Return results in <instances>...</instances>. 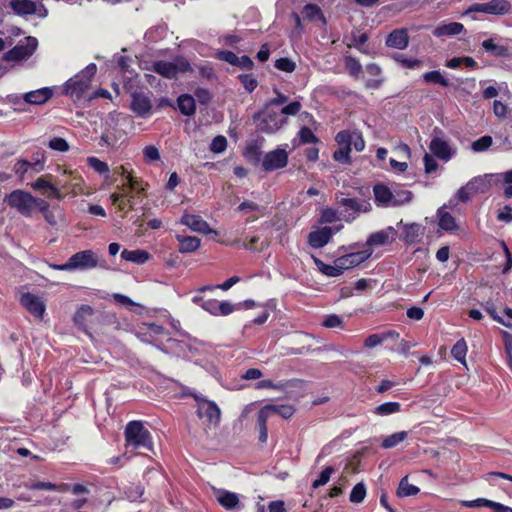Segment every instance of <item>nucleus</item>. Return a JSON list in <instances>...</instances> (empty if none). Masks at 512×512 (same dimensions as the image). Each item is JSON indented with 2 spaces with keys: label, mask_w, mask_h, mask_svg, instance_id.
Wrapping results in <instances>:
<instances>
[{
  "label": "nucleus",
  "mask_w": 512,
  "mask_h": 512,
  "mask_svg": "<svg viewBox=\"0 0 512 512\" xmlns=\"http://www.w3.org/2000/svg\"><path fill=\"white\" fill-rule=\"evenodd\" d=\"M126 448L152 450L153 441L151 433L141 421H130L124 431Z\"/></svg>",
  "instance_id": "obj_1"
},
{
  "label": "nucleus",
  "mask_w": 512,
  "mask_h": 512,
  "mask_svg": "<svg viewBox=\"0 0 512 512\" xmlns=\"http://www.w3.org/2000/svg\"><path fill=\"white\" fill-rule=\"evenodd\" d=\"M97 67L94 63L89 64L85 69L70 78L64 85V92L75 100L82 98L90 89L92 77Z\"/></svg>",
  "instance_id": "obj_2"
},
{
  "label": "nucleus",
  "mask_w": 512,
  "mask_h": 512,
  "mask_svg": "<svg viewBox=\"0 0 512 512\" xmlns=\"http://www.w3.org/2000/svg\"><path fill=\"white\" fill-rule=\"evenodd\" d=\"M126 117L117 113H110L105 122V130L100 138V145L116 147L125 139V130L122 128Z\"/></svg>",
  "instance_id": "obj_3"
},
{
  "label": "nucleus",
  "mask_w": 512,
  "mask_h": 512,
  "mask_svg": "<svg viewBox=\"0 0 512 512\" xmlns=\"http://www.w3.org/2000/svg\"><path fill=\"white\" fill-rule=\"evenodd\" d=\"M253 119L257 129L266 134L276 133L287 123V119L269 105H264L263 109L253 116Z\"/></svg>",
  "instance_id": "obj_4"
},
{
  "label": "nucleus",
  "mask_w": 512,
  "mask_h": 512,
  "mask_svg": "<svg viewBox=\"0 0 512 512\" xmlns=\"http://www.w3.org/2000/svg\"><path fill=\"white\" fill-rule=\"evenodd\" d=\"M98 265L97 255L92 250H84L73 254L65 264H52L51 268L61 271L86 270Z\"/></svg>",
  "instance_id": "obj_5"
},
{
  "label": "nucleus",
  "mask_w": 512,
  "mask_h": 512,
  "mask_svg": "<svg viewBox=\"0 0 512 512\" xmlns=\"http://www.w3.org/2000/svg\"><path fill=\"white\" fill-rule=\"evenodd\" d=\"M4 201L10 208L15 209L22 216L26 218L33 216L35 197L31 193L22 189H15L6 195Z\"/></svg>",
  "instance_id": "obj_6"
},
{
  "label": "nucleus",
  "mask_w": 512,
  "mask_h": 512,
  "mask_svg": "<svg viewBox=\"0 0 512 512\" xmlns=\"http://www.w3.org/2000/svg\"><path fill=\"white\" fill-rule=\"evenodd\" d=\"M152 69L157 74L173 79L179 73L192 72L193 67L190 62L184 57H177L173 61H156L152 64Z\"/></svg>",
  "instance_id": "obj_7"
},
{
  "label": "nucleus",
  "mask_w": 512,
  "mask_h": 512,
  "mask_svg": "<svg viewBox=\"0 0 512 512\" xmlns=\"http://www.w3.org/2000/svg\"><path fill=\"white\" fill-rule=\"evenodd\" d=\"M192 302L214 316H226L235 310V306L229 301L218 302L215 299L206 298L201 294L194 295Z\"/></svg>",
  "instance_id": "obj_8"
},
{
  "label": "nucleus",
  "mask_w": 512,
  "mask_h": 512,
  "mask_svg": "<svg viewBox=\"0 0 512 512\" xmlns=\"http://www.w3.org/2000/svg\"><path fill=\"white\" fill-rule=\"evenodd\" d=\"M38 46V41L35 37L28 36L7 51L3 59L6 61H21L29 58Z\"/></svg>",
  "instance_id": "obj_9"
},
{
  "label": "nucleus",
  "mask_w": 512,
  "mask_h": 512,
  "mask_svg": "<svg viewBox=\"0 0 512 512\" xmlns=\"http://www.w3.org/2000/svg\"><path fill=\"white\" fill-rule=\"evenodd\" d=\"M337 203L343 207V218L347 222L353 221L360 213H366L371 210V204L368 201L356 198H340Z\"/></svg>",
  "instance_id": "obj_10"
},
{
  "label": "nucleus",
  "mask_w": 512,
  "mask_h": 512,
  "mask_svg": "<svg viewBox=\"0 0 512 512\" xmlns=\"http://www.w3.org/2000/svg\"><path fill=\"white\" fill-rule=\"evenodd\" d=\"M478 12L489 15H505L511 12V4L507 0H490L485 3H474L466 10V14Z\"/></svg>",
  "instance_id": "obj_11"
},
{
  "label": "nucleus",
  "mask_w": 512,
  "mask_h": 512,
  "mask_svg": "<svg viewBox=\"0 0 512 512\" xmlns=\"http://www.w3.org/2000/svg\"><path fill=\"white\" fill-rule=\"evenodd\" d=\"M197 401V415L211 426L216 427L221 418V411L215 402L195 396Z\"/></svg>",
  "instance_id": "obj_12"
},
{
  "label": "nucleus",
  "mask_w": 512,
  "mask_h": 512,
  "mask_svg": "<svg viewBox=\"0 0 512 512\" xmlns=\"http://www.w3.org/2000/svg\"><path fill=\"white\" fill-rule=\"evenodd\" d=\"M440 135H435L429 145L430 151L434 156L445 162L451 160L456 154V148L453 147L440 130H435Z\"/></svg>",
  "instance_id": "obj_13"
},
{
  "label": "nucleus",
  "mask_w": 512,
  "mask_h": 512,
  "mask_svg": "<svg viewBox=\"0 0 512 512\" xmlns=\"http://www.w3.org/2000/svg\"><path fill=\"white\" fill-rule=\"evenodd\" d=\"M482 48L495 57H511L512 40H503L500 36L494 35L481 43Z\"/></svg>",
  "instance_id": "obj_14"
},
{
  "label": "nucleus",
  "mask_w": 512,
  "mask_h": 512,
  "mask_svg": "<svg viewBox=\"0 0 512 512\" xmlns=\"http://www.w3.org/2000/svg\"><path fill=\"white\" fill-rule=\"evenodd\" d=\"M9 6L20 16L36 14L40 18H45L48 15V10L42 3L37 4L31 0H11Z\"/></svg>",
  "instance_id": "obj_15"
},
{
  "label": "nucleus",
  "mask_w": 512,
  "mask_h": 512,
  "mask_svg": "<svg viewBox=\"0 0 512 512\" xmlns=\"http://www.w3.org/2000/svg\"><path fill=\"white\" fill-rule=\"evenodd\" d=\"M288 163V154L284 149H276L268 152L262 161L264 171H274L285 167Z\"/></svg>",
  "instance_id": "obj_16"
},
{
  "label": "nucleus",
  "mask_w": 512,
  "mask_h": 512,
  "mask_svg": "<svg viewBox=\"0 0 512 512\" xmlns=\"http://www.w3.org/2000/svg\"><path fill=\"white\" fill-rule=\"evenodd\" d=\"M20 303L30 314L38 319H43L46 307L38 296L32 293H24L20 298Z\"/></svg>",
  "instance_id": "obj_17"
},
{
  "label": "nucleus",
  "mask_w": 512,
  "mask_h": 512,
  "mask_svg": "<svg viewBox=\"0 0 512 512\" xmlns=\"http://www.w3.org/2000/svg\"><path fill=\"white\" fill-rule=\"evenodd\" d=\"M397 237V231L394 227L388 226L387 228L370 234L367 238L366 244L370 247L384 246L392 243Z\"/></svg>",
  "instance_id": "obj_18"
},
{
  "label": "nucleus",
  "mask_w": 512,
  "mask_h": 512,
  "mask_svg": "<svg viewBox=\"0 0 512 512\" xmlns=\"http://www.w3.org/2000/svg\"><path fill=\"white\" fill-rule=\"evenodd\" d=\"M180 222L183 225L189 227L191 230L199 232V233H203V234L214 233V234H217V232L214 231L213 229H211L209 224L205 220H203L200 216H198V215L184 214L181 217Z\"/></svg>",
  "instance_id": "obj_19"
},
{
  "label": "nucleus",
  "mask_w": 512,
  "mask_h": 512,
  "mask_svg": "<svg viewBox=\"0 0 512 512\" xmlns=\"http://www.w3.org/2000/svg\"><path fill=\"white\" fill-rule=\"evenodd\" d=\"M31 187L34 190L39 191L47 198H55L57 200L63 199V195L60 190L44 177H39L35 182L31 184Z\"/></svg>",
  "instance_id": "obj_20"
},
{
  "label": "nucleus",
  "mask_w": 512,
  "mask_h": 512,
  "mask_svg": "<svg viewBox=\"0 0 512 512\" xmlns=\"http://www.w3.org/2000/svg\"><path fill=\"white\" fill-rule=\"evenodd\" d=\"M333 231L330 227H322L312 231L308 235V243L312 248L324 247L331 239Z\"/></svg>",
  "instance_id": "obj_21"
},
{
  "label": "nucleus",
  "mask_w": 512,
  "mask_h": 512,
  "mask_svg": "<svg viewBox=\"0 0 512 512\" xmlns=\"http://www.w3.org/2000/svg\"><path fill=\"white\" fill-rule=\"evenodd\" d=\"M53 96V90L43 87L23 94V100L31 105H43Z\"/></svg>",
  "instance_id": "obj_22"
},
{
  "label": "nucleus",
  "mask_w": 512,
  "mask_h": 512,
  "mask_svg": "<svg viewBox=\"0 0 512 512\" xmlns=\"http://www.w3.org/2000/svg\"><path fill=\"white\" fill-rule=\"evenodd\" d=\"M152 108L151 101L148 96L142 93H133L131 101V109L140 117H147Z\"/></svg>",
  "instance_id": "obj_23"
},
{
  "label": "nucleus",
  "mask_w": 512,
  "mask_h": 512,
  "mask_svg": "<svg viewBox=\"0 0 512 512\" xmlns=\"http://www.w3.org/2000/svg\"><path fill=\"white\" fill-rule=\"evenodd\" d=\"M408 44L409 35L405 28L393 30L386 38V45L390 48L403 50Z\"/></svg>",
  "instance_id": "obj_24"
},
{
  "label": "nucleus",
  "mask_w": 512,
  "mask_h": 512,
  "mask_svg": "<svg viewBox=\"0 0 512 512\" xmlns=\"http://www.w3.org/2000/svg\"><path fill=\"white\" fill-rule=\"evenodd\" d=\"M373 194L377 206L392 207L393 191L388 186L381 183L376 184L373 187Z\"/></svg>",
  "instance_id": "obj_25"
},
{
  "label": "nucleus",
  "mask_w": 512,
  "mask_h": 512,
  "mask_svg": "<svg viewBox=\"0 0 512 512\" xmlns=\"http://www.w3.org/2000/svg\"><path fill=\"white\" fill-rule=\"evenodd\" d=\"M464 30L463 24L459 22H450L437 26L433 31V34L436 37L455 36L461 34Z\"/></svg>",
  "instance_id": "obj_26"
},
{
  "label": "nucleus",
  "mask_w": 512,
  "mask_h": 512,
  "mask_svg": "<svg viewBox=\"0 0 512 512\" xmlns=\"http://www.w3.org/2000/svg\"><path fill=\"white\" fill-rule=\"evenodd\" d=\"M216 498L219 504L227 510H232L239 506L240 501L236 493L219 490L216 494Z\"/></svg>",
  "instance_id": "obj_27"
},
{
  "label": "nucleus",
  "mask_w": 512,
  "mask_h": 512,
  "mask_svg": "<svg viewBox=\"0 0 512 512\" xmlns=\"http://www.w3.org/2000/svg\"><path fill=\"white\" fill-rule=\"evenodd\" d=\"M176 239L179 242L178 250L180 253H192L196 251L201 244L200 239L195 236L177 235Z\"/></svg>",
  "instance_id": "obj_28"
},
{
  "label": "nucleus",
  "mask_w": 512,
  "mask_h": 512,
  "mask_svg": "<svg viewBox=\"0 0 512 512\" xmlns=\"http://www.w3.org/2000/svg\"><path fill=\"white\" fill-rule=\"evenodd\" d=\"M262 408L264 410H267L268 415L270 417H272L274 414H278L281 417H283L284 419L291 418L296 411L295 407L293 405H289V404H280V405L268 404Z\"/></svg>",
  "instance_id": "obj_29"
},
{
  "label": "nucleus",
  "mask_w": 512,
  "mask_h": 512,
  "mask_svg": "<svg viewBox=\"0 0 512 512\" xmlns=\"http://www.w3.org/2000/svg\"><path fill=\"white\" fill-rule=\"evenodd\" d=\"M121 258L128 262H132V263H136V264H144L145 262H147L149 260L150 254L147 251L141 250V249H136V250L124 249L121 252Z\"/></svg>",
  "instance_id": "obj_30"
},
{
  "label": "nucleus",
  "mask_w": 512,
  "mask_h": 512,
  "mask_svg": "<svg viewBox=\"0 0 512 512\" xmlns=\"http://www.w3.org/2000/svg\"><path fill=\"white\" fill-rule=\"evenodd\" d=\"M94 310L89 305H82L76 311L73 317L74 324L81 329L87 327L88 320L93 316Z\"/></svg>",
  "instance_id": "obj_31"
},
{
  "label": "nucleus",
  "mask_w": 512,
  "mask_h": 512,
  "mask_svg": "<svg viewBox=\"0 0 512 512\" xmlns=\"http://www.w3.org/2000/svg\"><path fill=\"white\" fill-rule=\"evenodd\" d=\"M26 488L29 490H46V491H59V492H66V489L68 488V484H54L51 482H45V481H32L30 483H27Z\"/></svg>",
  "instance_id": "obj_32"
},
{
  "label": "nucleus",
  "mask_w": 512,
  "mask_h": 512,
  "mask_svg": "<svg viewBox=\"0 0 512 512\" xmlns=\"http://www.w3.org/2000/svg\"><path fill=\"white\" fill-rule=\"evenodd\" d=\"M270 418L267 410L261 408L257 413V428L259 430V441L261 443H266L268 439V431H267V420Z\"/></svg>",
  "instance_id": "obj_33"
},
{
  "label": "nucleus",
  "mask_w": 512,
  "mask_h": 512,
  "mask_svg": "<svg viewBox=\"0 0 512 512\" xmlns=\"http://www.w3.org/2000/svg\"><path fill=\"white\" fill-rule=\"evenodd\" d=\"M178 108L180 112L186 116L193 115L196 110L195 100L192 96L188 94H183L179 96L178 100Z\"/></svg>",
  "instance_id": "obj_34"
},
{
  "label": "nucleus",
  "mask_w": 512,
  "mask_h": 512,
  "mask_svg": "<svg viewBox=\"0 0 512 512\" xmlns=\"http://www.w3.org/2000/svg\"><path fill=\"white\" fill-rule=\"evenodd\" d=\"M437 215L439 217V227L446 231H453L457 228L454 217L447 212L444 207L438 209Z\"/></svg>",
  "instance_id": "obj_35"
},
{
  "label": "nucleus",
  "mask_w": 512,
  "mask_h": 512,
  "mask_svg": "<svg viewBox=\"0 0 512 512\" xmlns=\"http://www.w3.org/2000/svg\"><path fill=\"white\" fill-rule=\"evenodd\" d=\"M408 437V432L399 431L388 435L382 439L381 446L384 449H391L402 443Z\"/></svg>",
  "instance_id": "obj_36"
},
{
  "label": "nucleus",
  "mask_w": 512,
  "mask_h": 512,
  "mask_svg": "<svg viewBox=\"0 0 512 512\" xmlns=\"http://www.w3.org/2000/svg\"><path fill=\"white\" fill-rule=\"evenodd\" d=\"M401 404L399 402H385L374 409V414L378 416H388L400 412Z\"/></svg>",
  "instance_id": "obj_37"
},
{
  "label": "nucleus",
  "mask_w": 512,
  "mask_h": 512,
  "mask_svg": "<svg viewBox=\"0 0 512 512\" xmlns=\"http://www.w3.org/2000/svg\"><path fill=\"white\" fill-rule=\"evenodd\" d=\"M314 263L316 264L317 268L321 273L328 277H337L343 274L340 270V268L336 267V261L334 260V263L332 265L325 264L323 261H321L318 258H314Z\"/></svg>",
  "instance_id": "obj_38"
},
{
  "label": "nucleus",
  "mask_w": 512,
  "mask_h": 512,
  "mask_svg": "<svg viewBox=\"0 0 512 512\" xmlns=\"http://www.w3.org/2000/svg\"><path fill=\"white\" fill-rule=\"evenodd\" d=\"M420 489L412 485L408 482V477L405 476L401 479L398 489H397V495L400 497H408V496H414L418 494Z\"/></svg>",
  "instance_id": "obj_39"
},
{
  "label": "nucleus",
  "mask_w": 512,
  "mask_h": 512,
  "mask_svg": "<svg viewBox=\"0 0 512 512\" xmlns=\"http://www.w3.org/2000/svg\"><path fill=\"white\" fill-rule=\"evenodd\" d=\"M469 188L471 192L475 193H484L486 192L490 187V180L488 179V176L485 175L483 177H475L469 182Z\"/></svg>",
  "instance_id": "obj_40"
},
{
  "label": "nucleus",
  "mask_w": 512,
  "mask_h": 512,
  "mask_svg": "<svg viewBox=\"0 0 512 512\" xmlns=\"http://www.w3.org/2000/svg\"><path fill=\"white\" fill-rule=\"evenodd\" d=\"M467 345L464 339L458 340L451 349L453 358L462 364L466 363Z\"/></svg>",
  "instance_id": "obj_41"
},
{
  "label": "nucleus",
  "mask_w": 512,
  "mask_h": 512,
  "mask_svg": "<svg viewBox=\"0 0 512 512\" xmlns=\"http://www.w3.org/2000/svg\"><path fill=\"white\" fill-rule=\"evenodd\" d=\"M393 336H398V334L393 331H388L383 334H371L366 338L364 345L367 348H374V347L380 345L387 338L393 337Z\"/></svg>",
  "instance_id": "obj_42"
},
{
  "label": "nucleus",
  "mask_w": 512,
  "mask_h": 512,
  "mask_svg": "<svg viewBox=\"0 0 512 512\" xmlns=\"http://www.w3.org/2000/svg\"><path fill=\"white\" fill-rule=\"evenodd\" d=\"M421 226L416 223L406 224L404 226V238L406 242L413 243L421 236Z\"/></svg>",
  "instance_id": "obj_43"
},
{
  "label": "nucleus",
  "mask_w": 512,
  "mask_h": 512,
  "mask_svg": "<svg viewBox=\"0 0 512 512\" xmlns=\"http://www.w3.org/2000/svg\"><path fill=\"white\" fill-rule=\"evenodd\" d=\"M423 80L426 83H435L440 84L441 86L448 87L450 85V82L448 79H446L440 71L434 70L429 71L423 74Z\"/></svg>",
  "instance_id": "obj_44"
},
{
  "label": "nucleus",
  "mask_w": 512,
  "mask_h": 512,
  "mask_svg": "<svg viewBox=\"0 0 512 512\" xmlns=\"http://www.w3.org/2000/svg\"><path fill=\"white\" fill-rule=\"evenodd\" d=\"M335 140L339 147L351 150L353 142V131L343 130L337 133Z\"/></svg>",
  "instance_id": "obj_45"
},
{
  "label": "nucleus",
  "mask_w": 512,
  "mask_h": 512,
  "mask_svg": "<svg viewBox=\"0 0 512 512\" xmlns=\"http://www.w3.org/2000/svg\"><path fill=\"white\" fill-rule=\"evenodd\" d=\"M412 193L408 190H397L393 192L392 207H397L410 202Z\"/></svg>",
  "instance_id": "obj_46"
},
{
  "label": "nucleus",
  "mask_w": 512,
  "mask_h": 512,
  "mask_svg": "<svg viewBox=\"0 0 512 512\" xmlns=\"http://www.w3.org/2000/svg\"><path fill=\"white\" fill-rule=\"evenodd\" d=\"M372 255L371 250H364L346 254L348 260L351 262L352 267H356L367 260Z\"/></svg>",
  "instance_id": "obj_47"
},
{
  "label": "nucleus",
  "mask_w": 512,
  "mask_h": 512,
  "mask_svg": "<svg viewBox=\"0 0 512 512\" xmlns=\"http://www.w3.org/2000/svg\"><path fill=\"white\" fill-rule=\"evenodd\" d=\"M5 102L10 104L15 111L23 112L26 110L25 105L27 104L23 100V95L10 94L5 97Z\"/></svg>",
  "instance_id": "obj_48"
},
{
  "label": "nucleus",
  "mask_w": 512,
  "mask_h": 512,
  "mask_svg": "<svg viewBox=\"0 0 512 512\" xmlns=\"http://www.w3.org/2000/svg\"><path fill=\"white\" fill-rule=\"evenodd\" d=\"M237 210L241 213H250V212H259L260 215L265 214V208L261 207L257 203L253 201H243L238 207Z\"/></svg>",
  "instance_id": "obj_49"
},
{
  "label": "nucleus",
  "mask_w": 512,
  "mask_h": 512,
  "mask_svg": "<svg viewBox=\"0 0 512 512\" xmlns=\"http://www.w3.org/2000/svg\"><path fill=\"white\" fill-rule=\"evenodd\" d=\"M492 143H493L492 137L489 135H485V136H482L479 139L475 140L472 143L471 148L475 152H483V151H486L488 148H490Z\"/></svg>",
  "instance_id": "obj_50"
},
{
  "label": "nucleus",
  "mask_w": 512,
  "mask_h": 512,
  "mask_svg": "<svg viewBox=\"0 0 512 512\" xmlns=\"http://www.w3.org/2000/svg\"><path fill=\"white\" fill-rule=\"evenodd\" d=\"M345 68L354 77L358 76L362 71L360 62L351 56L345 58Z\"/></svg>",
  "instance_id": "obj_51"
},
{
  "label": "nucleus",
  "mask_w": 512,
  "mask_h": 512,
  "mask_svg": "<svg viewBox=\"0 0 512 512\" xmlns=\"http://www.w3.org/2000/svg\"><path fill=\"white\" fill-rule=\"evenodd\" d=\"M366 496V487L363 483L356 484L351 493H350V501L353 503H361Z\"/></svg>",
  "instance_id": "obj_52"
},
{
  "label": "nucleus",
  "mask_w": 512,
  "mask_h": 512,
  "mask_svg": "<svg viewBox=\"0 0 512 512\" xmlns=\"http://www.w3.org/2000/svg\"><path fill=\"white\" fill-rule=\"evenodd\" d=\"M89 166L99 174H105L109 172V166L106 162L101 161L96 157H89L87 159Z\"/></svg>",
  "instance_id": "obj_53"
},
{
  "label": "nucleus",
  "mask_w": 512,
  "mask_h": 512,
  "mask_svg": "<svg viewBox=\"0 0 512 512\" xmlns=\"http://www.w3.org/2000/svg\"><path fill=\"white\" fill-rule=\"evenodd\" d=\"M239 80L249 93L253 92L258 85L256 78L252 74H242L239 76Z\"/></svg>",
  "instance_id": "obj_54"
},
{
  "label": "nucleus",
  "mask_w": 512,
  "mask_h": 512,
  "mask_svg": "<svg viewBox=\"0 0 512 512\" xmlns=\"http://www.w3.org/2000/svg\"><path fill=\"white\" fill-rule=\"evenodd\" d=\"M300 143L309 144L318 142V138L312 132V130L308 127H302L298 133Z\"/></svg>",
  "instance_id": "obj_55"
},
{
  "label": "nucleus",
  "mask_w": 512,
  "mask_h": 512,
  "mask_svg": "<svg viewBox=\"0 0 512 512\" xmlns=\"http://www.w3.org/2000/svg\"><path fill=\"white\" fill-rule=\"evenodd\" d=\"M275 68L287 73H291L295 70L296 63L289 58H279L275 61Z\"/></svg>",
  "instance_id": "obj_56"
},
{
  "label": "nucleus",
  "mask_w": 512,
  "mask_h": 512,
  "mask_svg": "<svg viewBox=\"0 0 512 512\" xmlns=\"http://www.w3.org/2000/svg\"><path fill=\"white\" fill-rule=\"evenodd\" d=\"M301 109H302L301 102L296 100V101L290 102L289 104L285 105L279 113L281 116L282 115L295 116L296 114H298L300 112Z\"/></svg>",
  "instance_id": "obj_57"
},
{
  "label": "nucleus",
  "mask_w": 512,
  "mask_h": 512,
  "mask_svg": "<svg viewBox=\"0 0 512 512\" xmlns=\"http://www.w3.org/2000/svg\"><path fill=\"white\" fill-rule=\"evenodd\" d=\"M483 307L485 311L493 318V320L508 328H512V323L505 321L501 316H499L493 304L487 302Z\"/></svg>",
  "instance_id": "obj_58"
},
{
  "label": "nucleus",
  "mask_w": 512,
  "mask_h": 512,
  "mask_svg": "<svg viewBox=\"0 0 512 512\" xmlns=\"http://www.w3.org/2000/svg\"><path fill=\"white\" fill-rule=\"evenodd\" d=\"M334 472V469L333 467L331 466H328L326 467L319 475V478L316 479L313 484H312V487L313 488H318L320 486H323L325 484H327L330 480V477H331V474Z\"/></svg>",
  "instance_id": "obj_59"
},
{
  "label": "nucleus",
  "mask_w": 512,
  "mask_h": 512,
  "mask_svg": "<svg viewBox=\"0 0 512 512\" xmlns=\"http://www.w3.org/2000/svg\"><path fill=\"white\" fill-rule=\"evenodd\" d=\"M499 176L505 184L504 196L506 198H512V169L501 173Z\"/></svg>",
  "instance_id": "obj_60"
},
{
  "label": "nucleus",
  "mask_w": 512,
  "mask_h": 512,
  "mask_svg": "<svg viewBox=\"0 0 512 512\" xmlns=\"http://www.w3.org/2000/svg\"><path fill=\"white\" fill-rule=\"evenodd\" d=\"M144 159L148 162H154L160 160V152L154 145L145 146L143 149Z\"/></svg>",
  "instance_id": "obj_61"
},
{
  "label": "nucleus",
  "mask_w": 512,
  "mask_h": 512,
  "mask_svg": "<svg viewBox=\"0 0 512 512\" xmlns=\"http://www.w3.org/2000/svg\"><path fill=\"white\" fill-rule=\"evenodd\" d=\"M227 147V140L224 136H216L210 145V150L214 153H221L223 152Z\"/></svg>",
  "instance_id": "obj_62"
},
{
  "label": "nucleus",
  "mask_w": 512,
  "mask_h": 512,
  "mask_svg": "<svg viewBox=\"0 0 512 512\" xmlns=\"http://www.w3.org/2000/svg\"><path fill=\"white\" fill-rule=\"evenodd\" d=\"M197 69L199 70V74L205 78V79H212L214 78V69L211 63L209 62H201L200 64L196 65Z\"/></svg>",
  "instance_id": "obj_63"
},
{
  "label": "nucleus",
  "mask_w": 512,
  "mask_h": 512,
  "mask_svg": "<svg viewBox=\"0 0 512 512\" xmlns=\"http://www.w3.org/2000/svg\"><path fill=\"white\" fill-rule=\"evenodd\" d=\"M49 148L60 151V152H66L69 150V145L67 141L60 137H54L49 141L48 144Z\"/></svg>",
  "instance_id": "obj_64"
}]
</instances>
